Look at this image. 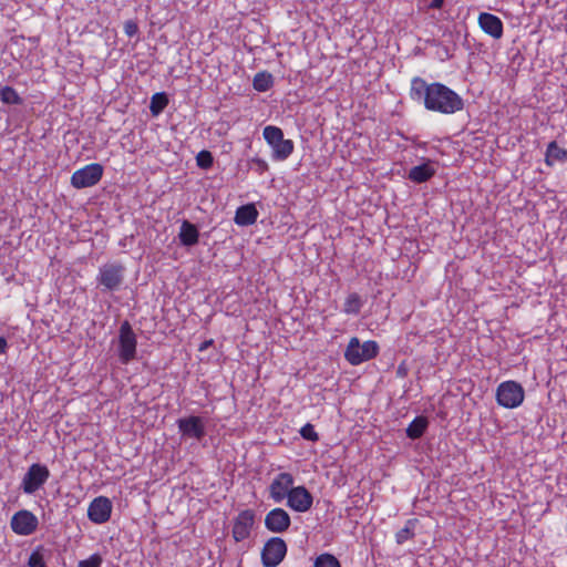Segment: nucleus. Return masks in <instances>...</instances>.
<instances>
[{
  "mask_svg": "<svg viewBox=\"0 0 567 567\" xmlns=\"http://www.w3.org/2000/svg\"><path fill=\"white\" fill-rule=\"evenodd\" d=\"M417 524V519L412 518L405 523V526L395 534L396 544L402 545L409 539H412L415 535L414 529Z\"/></svg>",
  "mask_w": 567,
  "mask_h": 567,
  "instance_id": "a878e982",
  "label": "nucleus"
},
{
  "mask_svg": "<svg viewBox=\"0 0 567 567\" xmlns=\"http://www.w3.org/2000/svg\"><path fill=\"white\" fill-rule=\"evenodd\" d=\"M178 431L184 437L200 441L206 435L205 424L200 416L190 415L177 420Z\"/></svg>",
  "mask_w": 567,
  "mask_h": 567,
  "instance_id": "ddd939ff",
  "label": "nucleus"
},
{
  "mask_svg": "<svg viewBox=\"0 0 567 567\" xmlns=\"http://www.w3.org/2000/svg\"><path fill=\"white\" fill-rule=\"evenodd\" d=\"M379 351L380 347L377 341L368 340L361 343L359 338L353 337L346 348L344 358L351 365H359L378 357Z\"/></svg>",
  "mask_w": 567,
  "mask_h": 567,
  "instance_id": "f03ea898",
  "label": "nucleus"
},
{
  "mask_svg": "<svg viewBox=\"0 0 567 567\" xmlns=\"http://www.w3.org/2000/svg\"><path fill=\"white\" fill-rule=\"evenodd\" d=\"M403 372V369L400 367L398 370V373L401 374Z\"/></svg>",
  "mask_w": 567,
  "mask_h": 567,
  "instance_id": "4c0bfd02",
  "label": "nucleus"
},
{
  "mask_svg": "<svg viewBox=\"0 0 567 567\" xmlns=\"http://www.w3.org/2000/svg\"><path fill=\"white\" fill-rule=\"evenodd\" d=\"M249 165L250 168H255L259 175H262L269 168L267 162L259 157H252L249 159Z\"/></svg>",
  "mask_w": 567,
  "mask_h": 567,
  "instance_id": "2f4dec72",
  "label": "nucleus"
},
{
  "mask_svg": "<svg viewBox=\"0 0 567 567\" xmlns=\"http://www.w3.org/2000/svg\"><path fill=\"white\" fill-rule=\"evenodd\" d=\"M102 176L103 166L99 163H92L72 174L71 185L78 189L92 187L101 181Z\"/></svg>",
  "mask_w": 567,
  "mask_h": 567,
  "instance_id": "6e6552de",
  "label": "nucleus"
},
{
  "mask_svg": "<svg viewBox=\"0 0 567 567\" xmlns=\"http://www.w3.org/2000/svg\"><path fill=\"white\" fill-rule=\"evenodd\" d=\"M287 544L280 537L269 538L261 550V563L265 567H277L287 554Z\"/></svg>",
  "mask_w": 567,
  "mask_h": 567,
  "instance_id": "1a4fd4ad",
  "label": "nucleus"
},
{
  "mask_svg": "<svg viewBox=\"0 0 567 567\" xmlns=\"http://www.w3.org/2000/svg\"><path fill=\"white\" fill-rule=\"evenodd\" d=\"M50 556V550L43 546H38L29 557V567H47L45 559Z\"/></svg>",
  "mask_w": 567,
  "mask_h": 567,
  "instance_id": "393cba45",
  "label": "nucleus"
},
{
  "mask_svg": "<svg viewBox=\"0 0 567 567\" xmlns=\"http://www.w3.org/2000/svg\"><path fill=\"white\" fill-rule=\"evenodd\" d=\"M168 104V96L165 92L155 93L150 103V111L153 116L159 115Z\"/></svg>",
  "mask_w": 567,
  "mask_h": 567,
  "instance_id": "b1692460",
  "label": "nucleus"
},
{
  "mask_svg": "<svg viewBox=\"0 0 567 567\" xmlns=\"http://www.w3.org/2000/svg\"><path fill=\"white\" fill-rule=\"evenodd\" d=\"M102 557L99 554H93L87 559L81 560L79 567H100Z\"/></svg>",
  "mask_w": 567,
  "mask_h": 567,
  "instance_id": "473e14b6",
  "label": "nucleus"
},
{
  "mask_svg": "<svg viewBox=\"0 0 567 567\" xmlns=\"http://www.w3.org/2000/svg\"><path fill=\"white\" fill-rule=\"evenodd\" d=\"M136 334L131 323L125 320L121 323L118 330V359L123 364H127L136 357Z\"/></svg>",
  "mask_w": 567,
  "mask_h": 567,
  "instance_id": "423d86ee",
  "label": "nucleus"
},
{
  "mask_svg": "<svg viewBox=\"0 0 567 567\" xmlns=\"http://www.w3.org/2000/svg\"><path fill=\"white\" fill-rule=\"evenodd\" d=\"M50 477V471L47 465L34 463L32 464L27 473L24 474L21 488L25 494H34L41 488Z\"/></svg>",
  "mask_w": 567,
  "mask_h": 567,
  "instance_id": "0eeeda50",
  "label": "nucleus"
},
{
  "mask_svg": "<svg viewBox=\"0 0 567 567\" xmlns=\"http://www.w3.org/2000/svg\"><path fill=\"white\" fill-rule=\"evenodd\" d=\"M362 307L361 297L357 292L350 293L343 305V311L348 315H358Z\"/></svg>",
  "mask_w": 567,
  "mask_h": 567,
  "instance_id": "cd10ccee",
  "label": "nucleus"
},
{
  "mask_svg": "<svg viewBox=\"0 0 567 567\" xmlns=\"http://www.w3.org/2000/svg\"><path fill=\"white\" fill-rule=\"evenodd\" d=\"M10 525L16 534L28 536L37 530L39 520L30 511L21 509L12 516Z\"/></svg>",
  "mask_w": 567,
  "mask_h": 567,
  "instance_id": "9d476101",
  "label": "nucleus"
},
{
  "mask_svg": "<svg viewBox=\"0 0 567 567\" xmlns=\"http://www.w3.org/2000/svg\"><path fill=\"white\" fill-rule=\"evenodd\" d=\"M0 101L9 105H20L23 102L18 92L8 85L0 87Z\"/></svg>",
  "mask_w": 567,
  "mask_h": 567,
  "instance_id": "bb28decb",
  "label": "nucleus"
},
{
  "mask_svg": "<svg viewBox=\"0 0 567 567\" xmlns=\"http://www.w3.org/2000/svg\"><path fill=\"white\" fill-rule=\"evenodd\" d=\"M293 476L290 473H279L269 486L270 497L276 503H281L287 498L290 489L293 488Z\"/></svg>",
  "mask_w": 567,
  "mask_h": 567,
  "instance_id": "dca6fc26",
  "label": "nucleus"
},
{
  "mask_svg": "<svg viewBox=\"0 0 567 567\" xmlns=\"http://www.w3.org/2000/svg\"><path fill=\"white\" fill-rule=\"evenodd\" d=\"M287 505L299 513L309 511L313 503L311 493L305 486H297L290 489L287 496Z\"/></svg>",
  "mask_w": 567,
  "mask_h": 567,
  "instance_id": "4468645a",
  "label": "nucleus"
},
{
  "mask_svg": "<svg viewBox=\"0 0 567 567\" xmlns=\"http://www.w3.org/2000/svg\"><path fill=\"white\" fill-rule=\"evenodd\" d=\"M429 426V420L425 416H416L406 427V436L411 440L420 439Z\"/></svg>",
  "mask_w": 567,
  "mask_h": 567,
  "instance_id": "4be33fe9",
  "label": "nucleus"
},
{
  "mask_svg": "<svg viewBox=\"0 0 567 567\" xmlns=\"http://www.w3.org/2000/svg\"><path fill=\"white\" fill-rule=\"evenodd\" d=\"M124 32L127 37L133 38L138 34V25L134 20H127L124 22Z\"/></svg>",
  "mask_w": 567,
  "mask_h": 567,
  "instance_id": "72a5a7b5",
  "label": "nucleus"
},
{
  "mask_svg": "<svg viewBox=\"0 0 567 567\" xmlns=\"http://www.w3.org/2000/svg\"><path fill=\"white\" fill-rule=\"evenodd\" d=\"M7 349H8V342H7L6 338L0 337V354L6 353Z\"/></svg>",
  "mask_w": 567,
  "mask_h": 567,
  "instance_id": "f704fd0d",
  "label": "nucleus"
},
{
  "mask_svg": "<svg viewBox=\"0 0 567 567\" xmlns=\"http://www.w3.org/2000/svg\"><path fill=\"white\" fill-rule=\"evenodd\" d=\"M213 344H214V340H213V339L206 340V341H204V342L199 346L198 350H199V351H204V350L208 349V348H209L210 346H213Z\"/></svg>",
  "mask_w": 567,
  "mask_h": 567,
  "instance_id": "e433bc0d",
  "label": "nucleus"
},
{
  "mask_svg": "<svg viewBox=\"0 0 567 567\" xmlns=\"http://www.w3.org/2000/svg\"><path fill=\"white\" fill-rule=\"evenodd\" d=\"M524 398V388L516 381H505L497 386L496 401L501 406L515 409L523 403Z\"/></svg>",
  "mask_w": 567,
  "mask_h": 567,
  "instance_id": "39448f33",
  "label": "nucleus"
},
{
  "mask_svg": "<svg viewBox=\"0 0 567 567\" xmlns=\"http://www.w3.org/2000/svg\"><path fill=\"white\" fill-rule=\"evenodd\" d=\"M567 162V150L560 147L556 141H551L547 145L546 154H545V163L553 167L556 163H566Z\"/></svg>",
  "mask_w": 567,
  "mask_h": 567,
  "instance_id": "412c9836",
  "label": "nucleus"
},
{
  "mask_svg": "<svg viewBox=\"0 0 567 567\" xmlns=\"http://www.w3.org/2000/svg\"><path fill=\"white\" fill-rule=\"evenodd\" d=\"M178 239L181 245L185 247H193L197 245L199 240L197 226L187 219L183 220L178 233Z\"/></svg>",
  "mask_w": 567,
  "mask_h": 567,
  "instance_id": "6ab92c4d",
  "label": "nucleus"
},
{
  "mask_svg": "<svg viewBox=\"0 0 567 567\" xmlns=\"http://www.w3.org/2000/svg\"><path fill=\"white\" fill-rule=\"evenodd\" d=\"M478 25L486 34L494 39H501L503 37V21L495 14L481 12L478 16Z\"/></svg>",
  "mask_w": 567,
  "mask_h": 567,
  "instance_id": "f3484780",
  "label": "nucleus"
},
{
  "mask_svg": "<svg viewBox=\"0 0 567 567\" xmlns=\"http://www.w3.org/2000/svg\"><path fill=\"white\" fill-rule=\"evenodd\" d=\"M196 164L199 168L208 169L214 164V156L209 151L203 150L196 156Z\"/></svg>",
  "mask_w": 567,
  "mask_h": 567,
  "instance_id": "c756f323",
  "label": "nucleus"
},
{
  "mask_svg": "<svg viewBox=\"0 0 567 567\" xmlns=\"http://www.w3.org/2000/svg\"><path fill=\"white\" fill-rule=\"evenodd\" d=\"M262 135L272 148L275 161H285L292 154L295 144L291 140L284 138V132L280 127L268 125L264 128Z\"/></svg>",
  "mask_w": 567,
  "mask_h": 567,
  "instance_id": "7ed1b4c3",
  "label": "nucleus"
},
{
  "mask_svg": "<svg viewBox=\"0 0 567 567\" xmlns=\"http://www.w3.org/2000/svg\"><path fill=\"white\" fill-rule=\"evenodd\" d=\"M300 435L302 439L311 442H317L319 440L318 433L315 431L312 424L307 423L300 430Z\"/></svg>",
  "mask_w": 567,
  "mask_h": 567,
  "instance_id": "7c9ffc66",
  "label": "nucleus"
},
{
  "mask_svg": "<svg viewBox=\"0 0 567 567\" xmlns=\"http://www.w3.org/2000/svg\"><path fill=\"white\" fill-rule=\"evenodd\" d=\"M255 523V512L252 509L241 511L234 519L231 536L239 543L250 536Z\"/></svg>",
  "mask_w": 567,
  "mask_h": 567,
  "instance_id": "9b49d317",
  "label": "nucleus"
},
{
  "mask_svg": "<svg viewBox=\"0 0 567 567\" xmlns=\"http://www.w3.org/2000/svg\"><path fill=\"white\" fill-rule=\"evenodd\" d=\"M274 85V76L267 72H258L252 80V86L258 92H266Z\"/></svg>",
  "mask_w": 567,
  "mask_h": 567,
  "instance_id": "5701e85b",
  "label": "nucleus"
},
{
  "mask_svg": "<svg viewBox=\"0 0 567 567\" xmlns=\"http://www.w3.org/2000/svg\"><path fill=\"white\" fill-rule=\"evenodd\" d=\"M410 97L429 111L450 115L464 109V100L440 82L427 83L420 76L411 80Z\"/></svg>",
  "mask_w": 567,
  "mask_h": 567,
  "instance_id": "f257e3e1",
  "label": "nucleus"
},
{
  "mask_svg": "<svg viewBox=\"0 0 567 567\" xmlns=\"http://www.w3.org/2000/svg\"><path fill=\"white\" fill-rule=\"evenodd\" d=\"M258 215L254 204H246L237 208L234 220L239 226H250L256 223Z\"/></svg>",
  "mask_w": 567,
  "mask_h": 567,
  "instance_id": "aec40b11",
  "label": "nucleus"
},
{
  "mask_svg": "<svg viewBox=\"0 0 567 567\" xmlns=\"http://www.w3.org/2000/svg\"><path fill=\"white\" fill-rule=\"evenodd\" d=\"M313 567H341V564L333 555L326 553L316 558Z\"/></svg>",
  "mask_w": 567,
  "mask_h": 567,
  "instance_id": "c85d7f7f",
  "label": "nucleus"
},
{
  "mask_svg": "<svg viewBox=\"0 0 567 567\" xmlns=\"http://www.w3.org/2000/svg\"><path fill=\"white\" fill-rule=\"evenodd\" d=\"M436 173L435 167L431 161H426L420 165L412 167L409 171L408 178L416 184L430 181Z\"/></svg>",
  "mask_w": 567,
  "mask_h": 567,
  "instance_id": "a211bd4d",
  "label": "nucleus"
},
{
  "mask_svg": "<svg viewBox=\"0 0 567 567\" xmlns=\"http://www.w3.org/2000/svg\"><path fill=\"white\" fill-rule=\"evenodd\" d=\"M125 271L122 262H106L100 267L96 282L103 287V291H116L124 282Z\"/></svg>",
  "mask_w": 567,
  "mask_h": 567,
  "instance_id": "20e7f679",
  "label": "nucleus"
},
{
  "mask_svg": "<svg viewBox=\"0 0 567 567\" xmlns=\"http://www.w3.org/2000/svg\"><path fill=\"white\" fill-rule=\"evenodd\" d=\"M112 502L105 496L95 497L89 505L87 517L94 524H104L111 518Z\"/></svg>",
  "mask_w": 567,
  "mask_h": 567,
  "instance_id": "f8f14e48",
  "label": "nucleus"
},
{
  "mask_svg": "<svg viewBox=\"0 0 567 567\" xmlns=\"http://www.w3.org/2000/svg\"><path fill=\"white\" fill-rule=\"evenodd\" d=\"M443 4L444 0H432L429 7L431 9H441Z\"/></svg>",
  "mask_w": 567,
  "mask_h": 567,
  "instance_id": "c9c22d12",
  "label": "nucleus"
},
{
  "mask_svg": "<svg viewBox=\"0 0 567 567\" xmlns=\"http://www.w3.org/2000/svg\"><path fill=\"white\" fill-rule=\"evenodd\" d=\"M291 525V518L289 514L280 507L271 509L265 517L266 528L275 534H282Z\"/></svg>",
  "mask_w": 567,
  "mask_h": 567,
  "instance_id": "2eb2a0df",
  "label": "nucleus"
}]
</instances>
